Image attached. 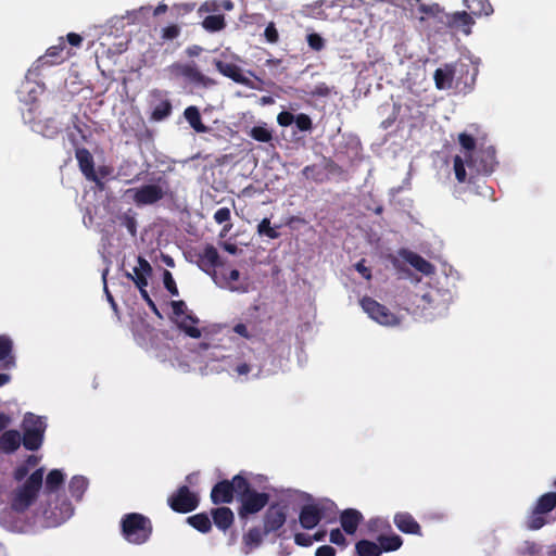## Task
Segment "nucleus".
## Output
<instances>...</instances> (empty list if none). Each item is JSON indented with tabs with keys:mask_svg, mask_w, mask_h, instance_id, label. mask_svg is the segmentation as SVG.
<instances>
[{
	"mask_svg": "<svg viewBox=\"0 0 556 556\" xmlns=\"http://www.w3.org/2000/svg\"><path fill=\"white\" fill-rule=\"evenodd\" d=\"M43 468L36 469L11 496V508L16 513L26 511L36 501L43 481Z\"/></svg>",
	"mask_w": 556,
	"mask_h": 556,
	"instance_id": "f257e3e1",
	"label": "nucleus"
},
{
	"mask_svg": "<svg viewBox=\"0 0 556 556\" xmlns=\"http://www.w3.org/2000/svg\"><path fill=\"white\" fill-rule=\"evenodd\" d=\"M153 531L151 520L139 513H129L122 517L121 533L131 544L141 545L146 543Z\"/></svg>",
	"mask_w": 556,
	"mask_h": 556,
	"instance_id": "f03ea898",
	"label": "nucleus"
},
{
	"mask_svg": "<svg viewBox=\"0 0 556 556\" xmlns=\"http://www.w3.org/2000/svg\"><path fill=\"white\" fill-rule=\"evenodd\" d=\"M186 258L208 275L212 280H216L217 268L223 266L218 250L210 243L190 249L186 253Z\"/></svg>",
	"mask_w": 556,
	"mask_h": 556,
	"instance_id": "7ed1b4c3",
	"label": "nucleus"
},
{
	"mask_svg": "<svg viewBox=\"0 0 556 556\" xmlns=\"http://www.w3.org/2000/svg\"><path fill=\"white\" fill-rule=\"evenodd\" d=\"M248 490V479L238 473L231 480H222L213 485L210 494L211 502L214 505L230 504L233 501L235 493L240 495L241 491Z\"/></svg>",
	"mask_w": 556,
	"mask_h": 556,
	"instance_id": "20e7f679",
	"label": "nucleus"
},
{
	"mask_svg": "<svg viewBox=\"0 0 556 556\" xmlns=\"http://www.w3.org/2000/svg\"><path fill=\"white\" fill-rule=\"evenodd\" d=\"M170 79H180L204 88L215 85V80L202 74L194 62H175L165 68Z\"/></svg>",
	"mask_w": 556,
	"mask_h": 556,
	"instance_id": "39448f33",
	"label": "nucleus"
},
{
	"mask_svg": "<svg viewBox=\"0 0 556 556\" xmlns=\"http://www.w3.org/2000/svg\"><path fill=\"white\" fill-rule=\"evenodd\" d=\"M334 508L336 504L330 500L303 505L299 515L301 527L306 530L314 529L323 519L334 514Z\"/></svg>",
	"mask_w": 556,
	"mask_h": 556,
	"instance_id": "423d86ee",
	"label": "nucleus"
},
{
	"mask_svg": "<svg viewBox=\"0 0 556 556\" xmlns=\"http://www.w3.org/2000/svg\"><path fill=\"white\" fill-rule=\"evenodd\" d=\"M170 305L178 328L188 337L199 339L201 337V330L198 328L199 318L188 309L182 300L172 301Z\"/></svg>",
	"mask_w": 556,
	"mask_h": 556,
	"instance_id": "0eeeda50",
	"label": "nucleus"
},
{
	"mask_svg": "<svg viewBox=\"0 0 556 556\" xmlns=\"http://www.w3.org/2000/svg\"><path fill=\"white\" fill-rule=\"evenodd\" d=\"M241 505L239 507V516L245 518L261 511L269 502V495L265 492H257L251 488L248 481V490L241 491L239 495Z\"/></svg>",
	"mask_w": 556,
	"mask_h": 556,
	"instance_id": "6e6552de",
	"label": "nucleus"
},
{
	"mask_svg": "<svg viewBox=\"0 0 556 556\" xmlns=\"http://www.w3.org/2000/svg\"><path fill=\"white\" fill-rule=\"evenodd\" d=\"M25 424H30L24 428L22 442L24 447L28 451H37L40 448L43 442V433L46 430V424L40 417H36L33 414H28L24 420Z\"/></svg>",
	"mask_w": 556,
	"mask_h": 556,
	"instance_id": "1a4fd4ad",
	"label": "nucleus"
},
{
	"mask_svg": "<svg viewBox=\"0 0 556 556\" xmlns=\"http://www.w3.org/2000/svg\"><path fill=\"white\" fill-rule=\"evenodd\" d=\"M167 504L174 511L187 514L198 508L200 498L189 486L181 485L168 496Z\"/></svg>",
	"mask_w": 556,
	"mask_h": 556,
	"instance_id": "9d476101",
	"label": "nucleus"
},
{
	"mask_svg": "<svg viewBox=\"0 0 556 556\" xmlns=\"http://www.w3.org/2000/svg\"><path fill=\"white\" fill-rule=\"evenodd\" d=\"M361 306L371 319L382 326H396L400 324V318L394 313L370 296H364L361 300Z\"/></svg>",
	"mask_w": 556,
	"mask_h": 556,
	"instance_id": "9b49d317",
	"label": "nucleus"
},
{
	"mask_svg": "<svg viewBox=\"0 0 556 556\" xmlns=\"http://www.w3.org/2000/svg\"><path fill=\"white\" fill-rule=\"evenodd\" d=\"M287 520V505L279 502L271 503L263 517L264 534L277 532Z\"/></svg>",
	"mask_w": 556,
	"mask_h": 556,
	"instance_id": "f8f14e48",
	"label": "nucleus"
},
{
	"mask_svg": "<svg viewBox=\"0 0 556 556\" xmlns=\"http://www.w3.org/2000/svg\"><path fill=\"white\" fill-rule=\"evenodd\" d=\"M128 191L132 192V200L137 205L154 204L162 200L165 195L163 188L155 184L143 185L139 188H134Z\"/></svg>",
	"mask_w": 556,
	"mask_h": 556,
	"instance_id": "ddd939ff",
	"label": "nucleus"
},
{
	"mask_svg": "<svg viewBox=\"0 0 556 556\" xmlns=\"http://www.w3.org/2000/svg\"><path fill=\"white\" fill-rule=\"evenodd\" d=\"M75 156L78 162L79 169L85 175V177L94 182L99 189L104 188L103 181L97 176L94 170V161L93 156L86 148H77L75 151Z\"/></svg>",
	"mask_w": 556,
	"mask_h": 556,
	"instance_id": "4468645a",
	"label": "nucleus"
},
{
	"mask_svg": "<svg viewBox=\"0 0 556 556\" xmlns=\"http://www.w3.org/2000/svg\"><path fill=\"white\" fill-rule=\"evenodd\" d=\"M65 40L63 37L59 38V43L47 49L46 53L40 56L36 63L37 67L53 66L63 63L71 56V52L66 51Z\"/></svg>",
	"mask_w": 556,
	"mask_h": 556,
	"instance_id": "2eb2a0df",
	"label": "nucleus"
},
{
	"mask_svg": "<svg viewBox=\"0 0 556 556\" xmlns=\"http://www.w3.org/2000/svg\"><path fill=\"white\" fill-rule=\"evenodd\" d=\"M138 266L134 267L132 274H127V277L134 281L136 287L140 290L141 288L148 287V278L152 275V266L142 256H138Z\"/></svg>",
	"mask_w": 556,
	"mask_h": 556,
	"instance_id": "dca6fc26",
	"label": "nucleus"
},
{
	"mask_svg": "<svg viewBox=\"0 0 556 556\" xmlns=\"http://www.w3.org/2000/svg\"><path fill=\"white\" fill-rule=\"evenodd\" d=\"M216 70L224 76L230 78L237 84L250 86V80L242 74V70L235 63L224 62L220 60L214 61Z\"/></svg>",
	"mask_w": 556,
	"mask_h": 556,
	"instance_id": "f3484780",
	"label": "nucleus"
},
{
	"mask_svg": "<svg viewBox=\"0 0 556 556\" xmlns=\"http://www.w3.org/2000/svg\"><path fill=\"white\" fill-rule=\"evenodd\" d=\"M214 525L223 532H226L235 521V515L229 507L222 506L211 510Z\"/></svg>",
	"mask_w": 556,
	"mask_h": 556,
	"instance_id": "a211bd4d",
	"label": "nucleus"
},
{
	"mask_svg": "<svg viewBox=\"0 0 556 556\" xmlns=\"http://www.w3.org/2000/svg\"><path fill=\"white\" fill-rule=\"evenodd\" d=\"M455 72L454 64L450 63L444 64L443 67L437 68L433 74L435 87L439 90L450 89L453 85Z\"/></svg>",
	"mask_w": 556,
	"mask_h": 556,
	"instance_id": "6ab92c4d",
	"label": "nucleus"
},
{
	"mask_svg": "<svg viewBox=\"0 0 556 556\" xmlns=\"http://www.w3.org/2000/svg\"><path fill=\"white\" fill-rule=\"evenodd\" d=\"M240 278V271L238 269H231L229 274L226 275H218L216 274V280H213L214 283L223 289H229L232 292H247L248 288L242 286H236L233 285L235 281H238Z\"/></svg>",
	"mask_w": 556,
	"mask_h": 556,
	"instance_id": "aec40b11",
	"label": "nucleus"
},
{
	"mask_svg": "<svg viewBox=\"0 0 556 556\" xmlns=\"http://www.w3.org/2000/svg\"><path fill=\"white\" fill-rule=\"evenodd\" d=\"M363 519L362 514L353 508H348L341 513L340 522L342 529L348 534H354Z\"/></svg>",
	"mask_w": 556,
	"mask_h": 556,
	"instance_id": "412c9836",
	"label": "nucleus"
},
{
	"mask_svg": "<svg viewBox=\"0 0 556 556\" xmlns=\"http://www.w3.org/2000/svg\"><path fill=\"white\" fill-rule=\"evenodd\" d=\"M393 521L397 529L404 533L418 534L420 532L419 523L408 513L395 514Z\"/></svg>",
	"mask_w": 556,
	"mask_h": 556,
	"instance_id": "4be33fe9",
	"label": "nucleus"
},
{
	"mask_svg": "<svg viewBox=\"0 0 556 556\" xmlns=\"http://www.w3.org/2000/svg\"><path fill=\"white\" fill-rule=\"evenodd\" d=\"M22 438L17 430H5L0 435V452L14 453L21 445Z\"/></svg>",
	"mask_w": 556,
	"mask_h": 556,
	"instance_id": "5701e85b",
	"label": "nucleus"
},
{
	"mask_svg": "<svg viewBox=\"0 0 556 556\" xmlns=\"http://www.w3.org/2000/svg\"><path fill=\"white\" fill-rule=\"evenodd\" d=\"M184 116L194 131L203 134L210 130V128L202 123L201 114L197 106L190 105L186 108Z\"/></svg>",
	"mask_w": 556,
	"mask_h": 556,
	"instance_id": "b1692460",
	"label": "nucleus"
},
{
	"mask_svg": "<svg viewBox=\"0 0 556 556\" xmlns=\"http://www.w3.org/2000/svg\"><path fill=\"white\" fill-rule=\"evenodd\" d=\"M187 522L201 533H208L212 530V521L206 513L189 516Z\"/></svg>",
	"mask_w": 556,
	"mask_h": 556,
	"instance_id": "393cba45",
	"label": "nucleus"
},
{
	"mask_svg": "<svg viewBox=\"0 0 556 556\" xmlns=\"http://www.w3.org/2000/svg\"><path fill=\"white\" fill-rule=\"evenodd\" d=\"M465 3L473 15L489 16L493 13V7L489 0H466Z\"/></svg>",
	"mask_w": 556,
	"mask_h": 556,
	"instance_id": "a878e982",
	"label": "nucleus"
},
{
	"mask_svg": "<svg viewBox=\"0 0 556 556\" xmlns=\"http://www.w3.org/2000/svg\"><path fill=\"white\" fill-rule=\"evenodd\" d=\"M88 488V480L83 476H74L68 484V492L73 498L80 501Z\"/></svg>",
	"mask_w": 556,
	"mask_h": 556,
	"instance_id": "bb28decb",
	"label": "nucleus"
},
{
	"mask_svg": "<svg viewBox=\"0 0 556 556\" xmlns=\"http://www.w3.org/2000/svg\"><path fill=\"white\" fill-rule=\"evenodd\" d=\"M554 486H556V480L554 481ZM556 507V492H548L539 497L535 504V508L538 513L547 514L552 511Z\"/></svg>",
	"mask_w": 556,
	"mask_h": 556,
	"instance_id": "cd10ccee",
	"label": "nucleus"
},
{
	"mask_svg": "<svg viewBox=\"0 0 556 556\" xmlns=\"http://www.w3.org/2000/svg\"><path fill=\"white\" fill-rule=\"evenodd\" d=\"M355 549L358 556H380L381 548L379 544L368 541L361 540L355 544Z\"/></svg>",
	"mask_w": 556,
	"mask_h": 556,
	"instance_id": "c85d7f7f",
	"label": "nucleus"
},
{
	"mask_svg": "<svg viewBox=\"0 0 556 556\" xmlns=\"http://www.w3.org/2000/svg\"><path fill=\"white\" fill-rule=\"evenodd\" d=\"M64 483V473L60 469H52L46 478V492L52 493L58 491Z\"/></svg>",
	"mask_w": 556,
	"mask_h": 556,
	"instance_id": "c756f323",
	"label": "nucleus"
},
{
	"mask_svg": "<svg viewBox=\"0 0 556 556\" xmlns=\"http://www.w3.org/2000/svg\"><path fill=\"white\" fill-rule=\"evenodd\" d=\"M407 262L424 275H431L434 271V266L419 254L410 253Z\"/></svg>",
	"mask_w": 556,
	"mask_h": 556,
	"instance_id": "7c9ffc66",
	"label": "nucleus"
},
{
	"mask_svg": "<svg viewBox=\"0 0 556 556\" xmlns=\"http://www.w3.org/2000/svg\"><path fill=\"white\" fill-rule=\"evenodd\" d=\"M12 349V340L7 336H0V362H5L7 367L14 365Z\"/></svg>",
	"mask_w": 556,
	"mask_h": 556,
	"instance_id": "2f4dec72",
	"label": "nucleus"
},
{
	"mask_svg": "<svg viewBox=\"0 0 556 556\" xmlns=\"http://www.w3.org/2000/svg\"><path fill=\"white\" fill-rule=\"evenodd\" d=\"M379 546L381 548V553L384 552H394L399 549L402 544L403 540L397 534H391V535H380L378 538Z\"/></svg>",
	"mask_w": 556,
	"mask_h": 556,
	"instance_id": "473e14b6",
	"label": "nucleus"
},
{
	"mask_svg": "<svg viewBox=\"0 0 556 556\" xmlns=\"http://www.w3.org/2000/svg\"><path fill=\"white\" fill-rule=\"evenodd\" d=\"M264 535V530L253 527L243 535V543L250 549L255 548L261 545Z\"/></svg>",
	"mask_w": 556,
	"mask_h": 556,
	"instance_id": "72a5a7b5",
	"label": "nucleus"
},
{
	"mask_svg": "<svg viewBox=\"0 0 556 556\" xmlns=\"http://www.w3.org/2000/svg\"><path fill=\"white\" fill-rule=\"evenodd\" d=\"M173 111V105L169 100H163L160 103H157L152 113H151V119L155 122H161L165 118H167Z\"/></svg>",
	"mask_w": 556,
	"mask_h": 556,
	"instance_id": "f704fd0d",
	"label": "nucleus"
},
{
	"mask_svg": "<svg viewBox=\"0 0 556 556\" xmlns=\"http://www.w3.org/2000/svg\"><path fill=\"white\" fill-rule=\"evenodd\" d=\"M202 26L205 30L215 33V31H219V30L224 29L226 26V23H225V18L223 15L215 14V15L206 16L202 22Z\"/></svg>",
	"mask_w": 556,
	"mask_h": 556,
	"instance_id": "c9c22d12",
	"label": "nucleus"
},
{
	"mask_svg": "<svg viewBox=\"0 0 556 556\" xmlns=\"http://www.w3.org/2000/svg\"><path fill=\"white\" fill-rule=\"evenodd\" d=\"M279 226L271 227L270 219L265 217L257 225V233L261 237H266L268 239H277L280 237L278 232Z\"/></svg>",
	"mask_w": 556,
	"mask_h": 556,
	"instance_id": "e433bc0d",
	"label": "nucleus"
},
{
	"mask_svg": "<svg viewBox=\"0 0 556 556\" xmlns=\"http://www.w3.org/2000/svg\"><path fill=\"white\" fill-rule=\"evenodd\" d=\"M249 135L258 142H269L273 139V132L266 126H254Z\"/></svg>",
	"mask_w": 556,
	"mask_h": 556,
	"instance_id": "4c0bfd02",
	"label": "nucleus"
},
{
	"mask_svg": "<svg viewBox=\"0 0 556 556\" xmlns=\"http://www.w3.org/2000/svg\"><path fill=\"white\" fill-rule=\"evenodd\" d=\"M453 26L470 27L473 24L471 15L465 11L456 12L451 16L448 22Z\"/></svg>",
	"mask_w": 556,
	"mask_h": 556,
	"instance_id": "58836bf2",
	"label": "nucleus"
},
{
	"mask_svg": "<svg viewBox=\"0 0 556 556\" xmlns=\"http://www.w3.org/2000/svg\"><path fill=\"white\" fill-rule=\"evenodd\" d=\"M544 513H538V509L534 507L532 514L528 521V527L531 530H539L545 525V518L543 517Z\"/></svg>",
	"mask_w": 556,
	"mask_h": 556,
	"instance_id": "ea45409f",
	"label": "nucleus"
},
{
	"mask_svg": "<svg viewBox=\"0 0 556 556\" xmlns=\"http://www.w3.org/2000/svg\"><path fill=\"white\" fill-rule=\"evenodd\" d=\"M453 161L455 177L458 180V182H464L467 176L464 160L462 156L455 155Z\"/></svg>",
	"mask_w": 556,
	"mask_h": 556,
	"instance_id": "a19ab883",
	"label": "nucleus"
},
{
	"mask_svg": "<svg viewBox=\"0 0 556 556\" xmlns=\"http://www.w3.org/2000/svg\"><path fill=\"white\" fill-rule=\"evenodd\" d=\"M298 129L301 131H308L313 127L311 117L307 114L301 113L294 116V122Z\"/></svg>",
	"mask_w": 556,
	"mask_h": 556,
	"instance_id": "79ce46f5",
	"label": "nucleus"
},
{
	"mask_svg": "<svg viewBox=\"0 0 556 556\" xmlns=\"http://www.w3.org/2000/svg\"><path fill=\"white\" fill-rule=\"evenodd\" d=\"M163 282L165 289L173 295L177 296L179 294L178 288L176 286V282L173 278V275L168 270H164L163 273Z\"/></svg>",
	"mask_w": 556,
	"mask_h": 556,
	"instance_id": "37998d69",
	"label": "nucleus"
},
{
	"mask_svg": "<svg viewBox=\"0 0 556 556\" xmlns=\"http://www.w3.org/2000/svg\"><path fill=\"white\" fill-rule=\"evenodd\" d=\"M458 142L462 146L463 149H465L467 152H471L476 148V139L466 132H462L458 136Z\"/></svg>",
	"mask_w": 556,
	"mask_h": 556,
	"instance_id": "c03bdc74",
	"label": "nucleus"
},
{
	"mask_svg": "<svg viewBox=\"0 0 556 556\" xmlns=\"http://www.w3.org/2000/svg\"><path fill=\"white\" fill-rule=\"evenodd\" d=\"M307 43L315 51H320L325 47L324 38L316 33L307 35Z\"/></svg>",
	"mask_w": 556,
	"mask_h": 556,
	"instance_id": "a18cd8bd",
	"label": "nucleus"
},
{
	"mask_svg": "<svg viewBox=\"0 0 556 556\" xmlns=\"http://www.w3.org/2000/svg\"><path fill=\"white\" fill-rule=\"evenodd\" d=\"M122 225L129 231L130 235L135 236L137 231V222L135 216L130 214H124L121 217Z\"/></svg>",
	"mask_w": 556,
	"mask_h": 556,
	"instance_id": "49530a36",
	"label": "nucleus"
},
{
	"mask_svg": "<svg viewBox=\"0 0 556 556\" xmlns=\"http://www.w3.org/2000/svg\"><path fill=\"white\" fill-rule=\"evenodd\" d=\"M180 34V28L178 25H169L162 29V39L164 40H173L177 38Z\"/></svg>",
	"mask_w": 556,
	"mask_h": 556,
	"instance_id": "de8ad7c7",
	"label": "nucleus"
},
{
	"mask_svg": "<svg viewBox=\"0 0 556 556\" xmlns=\"http://www.w3.org/2000/svg\"><path fill=\"white\" fill-rule=\"evenodd\" d=\"M41 134L45 137L52 138L60 132L59 127L56 126L53 119L47 121V125L45 128H41Z\"/></svg>",
	"mask_w": 556,
	"mask_h": 556,
	"instance_id": "09e8293b",
	"label": "nucleus"
},
{
	"mask_svg": "<svg viewBox=\"0 0 556 556\" xmlns=\"http://www.w3.org/2000/svg\"><path fill=\"white\" fill-rule=\"evenodd\" d=\"M214 220L217 224H224L230 220V210L228 207H220L214 214Z\"/></svg>",
	"mask_w": 556,
	"mask_h": 556,
	"instance_id": "8fccbe9b",
	"label": "nucleus"
},
{
	"mask_svg": "<svg viewBox=\"0 0 556 556\" xmlns=\"http://www.w3.org/2000/svg\"><path fill=\"white\" fill-rule=\"evenodd\" d=\"M264 35L266 40L270 43H276L278 41L279 35L274 23H269L266 26Z\"/></svg>",
	"mask_w": 556,
	"mask_h": 556,
	"instance_id": "3c124183",
	"label": "nucleus"
},
{
	"mask_svg": "<svg viewBox=\"0 0 556 556\" xmlns=\"http://www.w3.org/2000/svg\"><path fill=\"white\" fill-rule=\"evenodd\" d=\"M294 543L299 546L308 547L313 544V538L309 534L299 532L294 534Z\"/></svg>",
	"mask_w": 556,
	"mask_h": 556,
	"instance_id": "603ef678",
	"label": "nucleus"
},
{
	"mask_svg": "<svg viewBox=\"0 0 556 556\" xmlns=\"http://www.w3.org/2000/svg\"><path fill=\"white\" fill-rule=\"evenodd\" d=\"M330 542L336 545L344 546L346 544V539L340 529H332L330 531Z\"/></svg>",
	"mask_w": 556,
	"mask_h": 556,
	"instance_id": "864d4df0",
	"label": "nucleus"
},
{
	"mask_svg": "<svg viewBox=\"0 0 556 556\" xmlns=\"http://www.w3.org/2000/svg\"><path fill=\"white\" fill-rule=\"evenodd\" d=\"M139 292H140V295H141L142 300L147 303V305L151 308V311H152L155 315L160 316V312H159V309H157V306H156V304L154 303V301L151 299V296L149 295V293H148V291H147V288H141V289L139 290Z\"/></svg>",
	"mask_w": 556,
	"mask_h": 556,
	"instance_id": "5fc2aeb1",
	"label": "nucleus"
},
{
	"mask_svg": "<svg viewBox=\"0 0 556 556\" xmlns=\"http://www.w3.org/2000/svg\"><path fill=\"white\" fill-rule=\"evenodd\" d=\"M277 122L280 126H290L294 122V115L290 112L282 111L278 114Z\"/></svg>",
	"mask_w": 556,
	"mask_h": 556,
	"instance_id": "6e6d98bb",
	"label": "nucleus"
},
{
	"mask_svg": "<svg viewBox=\"0 0 556 556\" xmlns=\"http://www.w3.org/2000/svg\"><path fill=\"white\" fill-rule=\"evenodd\" d=\"M366 261L362 258L355 264V269L362 275L366 280L371 279V270L369 267L365 265Z\"/></svg>",
	"mask_w": 556,
	"mask_h": 556,
	"instance_id": "4d7b16f0",
	"label": "nucleus"
},
{
	"mask_svg": "<svg viewBox=\"0 0 556 556\" xmlns=\"http://www.w3.org/2000/svg\"><path fill=\"white\" fill-rule=\"evenodd\" d=\"M29 472V468H28V465H20L17 466L15 469H14V472H13V478L16 480V481H22L26 478V476L28 475Z\"/></svg>",
	"mask_w": 556,
	"mask_h": 556,
	"instance_id": "13d9d810",
	"label": "nucleus"
},
{
	"mask_svg": "<svg viewBox=\"0 0 556 556\" xmlns=\"http://www.w3.org/2000/svg\"><path fill=\"white\" fill-rule=\"evenodd\" d=\"M315 556H336V549L330 545H323L316 549Z\"/></svg>",
	"mask_w": 556,
	"mask_h": 556,
	"instance_id": "bf43d9fd",
	"label": "nucleus"
},
{
	"mask_svg": "<svg viewBox=\"0 0 556 556\" xmlns=\"http://www.w3.org/2000/svg\"><path fill=\"white\" fill-rule=\"evenodd\" d=\"M66 41L73 47H78L83 42V37L76 33H68L66 36Z\"/></svg>",
	"mask_w": 556,
	"mask_h": 556,
	"instance_id": "052dcab7",
	"label": "nucleus"
},
{
	"mask_svg": "<svg viewBox=\"0 0 556 556\" xmlns=\"http://www.w3.org/2000/svg\"><path fill=\"white\" fill-rule=\"evenodd\" d=\"M233 331L241 336L242 338H245V339H250L251 338V333L249 332L247 326L242 323H239L237 325H235L233 327Z\"/></svg>",
	"mask_w": 556,
	"mask_h": 556,
	"instance_id": "680f3d73",
	"label": "nucleus"
},
{
	"mask_svg": "<svg viewBox=\"0 0 556 556\" xmlns=\"http://www.w3.org/2000/svg\"><path fill=\"white\" fill-rule=\"evenodd\" d=\"M233 371L238 376H247L251 371V366L247 363H240L233 367Z\"/></svg>",
	"mask_w": 556,
	"mask_h": 556,
	"instance_id": "e2e57ef3",
	"label": "nucleus"
},
{
	"mask_svg": "<svg viewBox=\"0 0 556 556\" xmlns=\"http://www.w3.org/2000/svg\"><path fill=\"white\" fill-rule=\"evenodd\" d=\"M312 93L314 96L327 97L330 93V90H329V87L325 83H321L315 87V89Z\"/></svg>",
	"mask_w": 556,
	"mask_h": 556,
	"instance_id": "0e129e2a",
	"label": "nucleus"
},
{
	"mask_svg": "<svg viewBox=\"0 0 556 556\" xmlns=\"http://www.w3.org/2000/svg\"><path fill=\"white\" fill-rule=\"evenodd\" d=\"M220 9V5H219V2L218 1H211V2H205L202 7H201V10H204L206 12H216Z\"/></svg>",
	"mask_w": 556,
	"mask_h": 556,
	"instance_id": "69168bd1",
	"label": "nucleus"
},
{
	"mask_svg": "<svg viewBox=\"0 0 556 556\" xmlns=\"http://www.w3.org/2000/svg\"><path fill=\"white\" fill-rule=\"evenodd\" d=\"M11 421L12 419L9 415L0 413V431L5 430L10 426Z\"/></svg>",
	"mask_w": 556,
	"mask_h": 556,
	"instance_id": "338daca9",
	"label": "nucleus"
},
{
	"mask_svg": "<svg viewBox=\"0 0 556 556\" xmlns=\"http://www.w3.org/2000/svg\"><path fill=\"white\" fill-rule=\"evenodd\" d=\"M420 11L426 14L435 15L439 12V5L435 4L432 7H427V5L422 4V5H420Z\"/></svg>",
	"mask_w": 556,
	"mask_h": 556,
	"instance_id": "774afa93",
	"label": "nucleus"
}]
</instances>
